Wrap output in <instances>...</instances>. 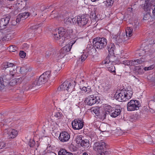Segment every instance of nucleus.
Wrapping results in <instances>:
<instances>
[{"label":"nucleus","mask_w":155,"mask_h":155,"mask_svg":"<svg viewBox=\"0 0 155 155\" xmlns=\"http://www.w3.org/2000/svg\"><path fill=\"white\" fill-rule=\"evenodd\" d=\"M2 117H3V115H2V114H0V119H2ZM2 121V120H0V121Z\"/></svg>","instance_id":"obj_58"},{"label":"nucleus","mask_w":155,"mask_h":155,"mask_svg":"<svg viewBox=\"0 0 155 155\" xmlns=\"http://www.w3.org/2000/svg\"><path fill=\"white\" fill-rule=\"evenodd\" d=\"M50 71H48L41 74L37 80L38 81L37 82L38 85H40L46 83L47 81L48 78L50 77Z\"/></svg>","instance_id":"obj_8"},{"label":"nucleus","mask_w":155,"mask_h":155,"mask_svg":"<svg viewBox=\"0 0 155 155\" xmlns=\"http://www.w3.org/2000/svg\"><path fill=\"white\" fill-rule=\"evenodd\" d=\"M107 57L105 60L103 61V63L105 64H113L115 60V57L113 55L110 54Z\"/></svg>","instance_id":"obj_19"},{"label":"nucleus","mask_w":155,"mask_h":155,"mask_svg":"<svg viewBox=\"0 0 155 155\" xmlns=\"http://www.w3.org/2000/svg\"><path fill=\"white\" fill-rule=\"evenodd\" d=\"M30 13L28 12H25L21 13L19 15V17L24 19H26L29 17Z\"/></svg>","instance_id":"obj_32"},{"label":"nucleus","mask_w":155,"mask_h":155,"mask_svg":"<svg viewBox=\"0 0 155 155\" xmlns=\"http://www.w3.org/2000/svg\"><path fill=\"white\" fill-rule=\"evenodd\" d=\"M73 87V85L68 81H64L59 87L58 90L59 91L61 90L67 91L68 92L71 91V90H70L69 89H72Z\"/></svg>","instance_id":"obj_9"},{"label":"nucleus","mask_w":155,"mask_h":155,"mask_svg":"<svg viewBox=\"0 0 155 155\" xmlns=\"http://www.w3.org/2000/svg\"><path fill=\"white\" fill-rule=\"evenodd\" d=\"M10 18V16L8 15L5 18H2L0 20V30H3L7 27Z\"/></svg>","instance_id":"obj_13"},{"label":"nucleus","mask_w":155,"mask_h":155,"mask_svg":"<svg viewBox=\"0 0 155 155\" xmlns=\"http://www.w3.org/2000/svg\"><path fill=\"white\" fill-rule=\"evenodd\" d=\"M51 53L49 51H47L46 53L45 57L47 58H49L51 55Z\"/></svg>","instance_id":"obj_51"},{"label":"nucleus","mask_w":155,"mask_h":155,"mask_svg":"<svg viewBox=\"0 0 155 155\" xmlns=\"http://www.w3.org/2000/svg\"><path fill=\"white\" fill-rule=\"evenodd\" d=\"M28 71V70L27 69L25 66H23L21 67H17L15 69L14 68L13 69L12 73H14V74L16 73L25 74Z\"/></svg>","instance_id":"obj_16"},{"label":"nucleus","mask_w":155,"mask_h":155,"mask_svg":"<svg viewBox=\"0 0 155 155\" xmlns=\"http://www.w3.org/2000/svg\"><path fill=\"white\" fill-rule=\"evenodd\" d=\"M152 155H155V153H153L152 154Z\"/></svg>","instance_id":"obj_61"},{"label":"nucleus","mask_w":155,"mask_h":155,"mask_svg":"<svg viewBox=\"0 0 155 155\" xmlns=\"http://www.w3.org/2000/svg\"><path fill=\"white\" fill-rule=\"evenodd\" d=\"M71 93H72V94L73 93V92H71Z\"/></svg>","instance_id":"obj_64"},{"label":"nucleus","mask_w":155,"mask_h":155,"mask_svg":"<svg viewBox=\"0 0 155 155\" xmlns=\"http://www.w3.org/2000/svg\"><path fill=\"white\" fill-rule=\"evenodd\" d=\"M46 8V6L45 5H42L40 8L41 10L42 11H44Z\"/></svg>","instance_id":"obj_53"},{"label":"nucleus","mask_w":155,"mask_h":155,"mask_svg":"<svg viewBox=\"0 0 155 155\" xmlns=\"http://www.w3.org/2000/svg\"><path fill=\"white\" fill-rule=\"evenodd\" d=\"M70 137V135L67 132L64 131L60 133L59 139L61 141L64 142L68 141Z\"/></svg>","instance_id":"obj_17"},{"label":"nucleus","mask_w":155,"mask_h":155,"mask_svg":"<svg viewBox=\"0 0 155 155\" xmlns=\"http://www.w3.org/2000/svg\"><path fill=\"white\" fill-rule=\"evenodd\" d=\"M132 60H127V65H129L130 66H132Z\"/></svg>","instance_id":"obj_50"},{"label":"nucleus","mask_w":155,"mask_h":155,"mask_svg":"<svg viewBox=\"0 0 155 155\" xmlns=\"http://www.w3.org/2000/svg\"><path fill=\"white\" fill-rule=\"evenodd\" d=\"M87 54H83L81 56V58L80 59H81V61L82 62L84 61L86 58H87Z\"/></svg>","instance_id":"obj_43"},{"label":"nucleus","mask_w":155,"mask_h":155,"mask_svg":"<svg viewBox=\"0 0 155 155\" xmlns=\"http://www.w3.org/2000/svg\"><path fill=\"white\" fill-rule=\"evenodd\" d=\"M137 28V27H135V29H136Z\"/></svg>","instance_id":"obj_63"},{"label":"nucleus","mask_w":155,"mask_h":155,"mask_svg":"<svg viewBox=\"0 0 155 155\" xmlns=\"http://www.w3.org/2000/svg\"><path fill=\"white\" fill-rule=\"evenodd\" d=\"M92 111L97 116H98L99 114V111L97 107L93 108Z\"/></svg>","instance_id":"obj_39"},{"label":"nucleus","mask_w":155,"mask_h":155,"mask_svg":"<svg viewBox=\"0 0 155 155\" xmlns=\"http://www.w3.org/2000/svg\"><path fill=\"white\" fill-rule=\"evenodd\" d=\"M16 66L15 65L12 63L9 62H5L3 63L2 66V69L5 73L7 72H8L7 74L9 75H11L12 76H13L14 75V73H12L13 70H11L10 68H13L15 69L16 68Z\"/></svg>","instance_id":"obj_5"},{"label":"nucleus","mask_w":155,"mask_h":155,"mask_svg":"<svg viewBox=\"0 0 155 155\" xmlns=\"http://www.w3.org/2000/svg\"><path fill=\"white\" fill-rule=\"evenodd\" d=\"M38 82V81L36 80L34 81L32 84L29 85V88L31 89L35 87L37 85L38 86V83H37Z\"/></svg>","instance_id":"obj_36"},{"label":"nucleus","mask_w":155,"mask_h":155,"mask_svg":"<svg viewBox=\"0 0 155 155\" xmlns=\"http://www.w3.org/2000/svg\"><path fill=\"white\" fill-rule=\"evenodd\" d=\"M110 54L114 55V51L115 49V46L114 43H109L106 48Z\"/></svg>","instance_id":"obj_22"},{"label":"nucleus","mask_w":155,"mask_h":155,"mask_svg":"<svg viewBox=\"0 0 155 155\" xmlns=\"http://www.w3.org/2000/svg\"><path fill=\"white\" fill-rule=\"evenodd\" d=\"M121 111V110L120 106H117L115 107V108H114L110 113V116L113 117H116L120 114Z\"/></svg>","instance_id":"obj_20"},{"label":"nucleus","mask_w":155,"mask_h":155,"mask_svg":"<svg viewBox=\"0 0 155 155\" xmlns=\"http://www.w3.org/2000/svg\"><path fill=\"white\" fill-rule=\"evenodd\" d=\"M91 140H92L93 139L91 137Z\"/></svg>","instance_id":"obj_62"},{"label":"nucleus","mask_w":155,"mask_h":155,"mask_svg":"<svg viewBox=\"0 0 155 155\" xmlns=\"http://www.w3.org/2000/svg\"><path fill=\"white\" fill-rule=\"evenodd\" d=\"M148 2V1H145L143 8L144 11L147 12H150L151 9H152V8L153 5H152L150 3Z\"/></svg>","instance_id":"obj_23"},{"label":"nucleus","mask_w":155,"mask_h":155,"mask_svg":"<svg viewBox=\"0 0 155 155\" xmlns=\"http://www.w3.org/2000/svg\"><path fill=\"white\" fill-rule=\"evenodd\" d=\"M54 12H55V11H53L52 12V13L51 15V17H52H52L55 18V17H56V16H53V14L54 13Z\"/></svg>","instance_id":"obj_56"},{"label":"nucleus","mask_w":155,"mask_h":155,"mask_svg":"<svg viewBox=\"0 0 155 155\" xmlns=\"http://www.w3.org/2000/svg\"><path fill=\"white\" fill-rule=\"evenodd\" d=\"M80 89L82 91H84L85 92L86 91L87 92V93H89V92H90V91L89 90H87V88L85 87H84L81 88H80Z\"/></svg>","instance_id":"obj_48"},{"label":"nucleus","mask_w":155,"mask_h":155,"mask_svg":"<svg viewBox=\"0 0 155 155\" xmlns=\"http://www.w3.org/2000/svg\"><path fill=\"white\" fill-rule=\"evenodd\" d=\"M83 140L81 137L80 136H78L76 139V143L78 144H81Z\"/></svg>","instance_id":"obj_38"},{"label":"nucleus","mask_w":155,"mask_h":155,"mask_svg":"<svg viewBox=\"0 0 155 155\" xmlns=\"http://www.w3.org/2000/svg\"><path fill=\"white\" fill-rule=\"evenodd\" d=\"M153 66L152 65H151L149 67H145L144 68V70L145 71H148L153 69Z\"/></svg>","instance_id":"obj_46"},{"label":"nucleus","mask_w":155,"mask_h":155,"mask_svg":"<svg viewBox=\"0 0 155 155\" xmlns=\"http://www.w3.org/2000/svg\"><path fill=\"white\" fill-rule=\"evenodd\" d=\"M4 133H7L9 138H14L17 135L18 132L14 129H5L4 131Z\"/></svg>","instance_id":"obj_14"},{"label":"nucleus","mask_w":155,"mask_h":155,"mask_svg":"<svg viewBox=\"0 0 155 155\" xmlns=\"http://www.w3.org/2000/svg\"><path fill=\"white\" fill-rule=\"evenodd\" d=\"M35 144V142L33 140H30L28 143L29 146L31 147H33Z\"/></svg>","instance_id":"obj_44"},{"label":"nucleus","mask_w":155,"mask_h":155,"mask_svg":"<svg viewBox=\"0 0 155 155\" xmlns=\"http://www.w3.org/2000/svg\"><path fill=\"white\" fill-rule=\"evenodd\" d=\"M52 6V5H49V6H47L46 7V8L45 9H48V8H50V7H51Z\"/></svg>","instance_id":"obj_57"},{"label":"nucleus","mask_w":155,"mask_h":155,"mask_svg":"<svg viewBox=\"0 0 155 155\" xmlns=\"http://www.w3.org/2000/svg\"><path fill=\"white\" fill-rule=\"evenodd\" d=\"M61 68V66L57 65H54L53 67L54 70L56 72L59 71Z\"/></svg>","instance_id":"obj_42"},{"label":"nucleus","mask_w":155,"mask_h":155,"mask_svg":"<svg viewBox=\"0 0 155 155\" xmlns=\"http://www.w3.org/2000/svg\"><path fill=\"white\" fill-rule=\"evenodd\" d=\"M96 101V97H94L93 95H91L86 97L85 101V103L89 106H92L95 104Z\"/></svg>","instance_id":"obj_15"},{"label":"nucleus","mask_w":155,"mask_h":155,"mask_svg":"<svg viewBox=\"0 0 155 155\" xmlns=\"http://www.w3.org/2000/svg\"><path fill=\"white\" fill-rule=\"evenodd\" d=\"M133 94L132 91L127 89V90L121 91L117 94H116L115 98L119 101H125L130 99Z\"/></svg>","instance_id":"obj_2"},{"label":"nucleus","mask_w":155,"mask_h":155,"mask_svg":"<svg viewBox=\"0 0 155 155\" xmlns=\"http://www.w3.org/2000/svg\"><path fill=\"white\" fill-rule=\"evenodd\" d=\"M19 55L21 58H24L25 57L26 53L23 51H21L19 53Z\"/></svg>","instance_id":"obj_45"},{"label":"nucleus","mask_w":155,"mask_h":155,"mask_svg":"<svg viewBox=\"0 0 155 155\" xmlns=\"http://www.w3.org/2000/svg\"><path fill=\"white\" fill-rule=\"evenodd\" d=\"M23 80L22 78L21 77L12 79L9 83V85L11 86H14L20 83Z\"/></svg>","instance_id":"obj_24"},{"label":"nucleus","mask_w":155,"mask_h":155,"mask_svg":"<svg viewBox=\"0 0 155 155\" xmlns=\"http://www.w3.org/2000/svg\"><path fill=\"white\" fill-rule=\"evenodd\" d=\"M97 15H96V12L95 11H91L90 13V17L93 21L95 20H96V18H97Z\"/></svg>","instance_id":"obj_30"},{"label":"nucleus","mask_w":155,"mask_h":155,"mask_svg":"<svg viewBox=\"0 0 155 155\" xmlns=\"http://www.w3.org/2000/svg\"><path fill=\"white\" fill-rule=\"evenodd\" d=\"M127 106V110L132 111L138 110L141 104L138 100H132L128 103Z\"/></svg>","instance_id":"obj_7"},{"label":"nucleus","mask_w":155,"mask_h":155,"mask_svg":"<svg viewBox=\"0 0 155 155\" xmlns=\"http://www.w3.org/2000/svg\"><path fill=\"white\" fill-rule=\"evenodd\" d=\"M38 82V81L36 80L34 81L32 84L29 85V88L31 89L35 87L37 85L38 86V83H37Z\"/></svg>","instance_id":"obj_35"},{"label":"nucleus","mask_w":155,"mask_h":155,"mask_svg":"<svg viewBox=\"0 0 155 155\" xmlns=\"http://www.w3.org/2000/svg\"><path fill=\"white\" fill-rule=\"evenodd\" d=\"M107 70L112 73L114 75L116 74L115 68L113 64H106Z\"/></svg>","instance_id":"obj_26"},{"label":"nucleus","mask_w":155,"mask_h":155,"mask_svg":"<svg viewBox=\"0 0 155 155\" xmlns=\"http://www.w3.org/2000/svg\"><path fill=\"white\" fill-rule=\"evenodd\" d=\"M123 63L127 65V60H125L124 61H123Z\"/></svg>","instance_id":"obj_59"},{"label":"nucleus","mask_w":155,"mask_h":155,"mask_svg":"<svg viewBox=\"0 0 155 155\" xmlns=\"http://www.w3.org/2000/svg\"><path fill=\"white\" fill-rule=\"evenodd\" d=\"M71 22L72 23H77V18H71Z\"/></svg>","instance_id":"obj_52"},{"label":"nucleus","mask_w":155,"mask_h":155,"mask_svg":"<svg viewBox=\"0 0 155 155\" xmlns=\"http://www.w3.org/2000/svg\"><path fill=\"white\" fill-rule=\"evenodd\" d=\"M21 17H19V15L18 16L17 18L16 19V21L17 22H19L20 21L21 19Z\"/></svg>","instance_id":"obj_55"},{"label":"nucleus","mask_w":155,"mask_h":155,"mask_svg":"<svg viewBox=\"0 0 155 155\" xmlns=\"http://www.w3.org/2000/svg\"><path fill=\"white\" fill-rule=\"evenodd\" d=\"M54 117L58 118V119H60L62 117V114L61 113L58 112L55 113L54 114Z\"/></svg>","instance_id":"obj_41"},{"label":"nucleus","mask_w":155,"mask_h":155,"mask_svg":"<svg viewBox=\"0 0 155 155\" xmlns=\"http://www.w3.org/2000/svg\"><path fill=\"white\" fill-rule=\"evenodd\" d=\"M3 78L0 77V89L3 88L4 86L7 85V81H9L10 80V76L8 74H5L3 73Z\"/></svg>","instance_id":"obj_12"},{"label":"nucleus","mask_w":155,"mask_h":155,"mask_svg":"<svg viewBox=\"0 0 155 155\" xmlns=\"http://www.w3.org/2000/svg\"><path fill=\"white\" fill-rule=\"evenodd\" d=\"M72 28L68 27L67 28L60 27L58 29L55 30L53 32L54 38L56 40H59V44L62 45L64 41L70 38V35L73 32Z\"/></svg>","instance_id":"obj_1"},{"label":"nucleus","mask_w":155,"mask_h":155,"mask_svg":"<svg viewBox=\"0 0 155 155\" xmlns=\"http://www.w3.org/2000/svg\"><path fill=\"white\" fill-rule=\"evenodd\" d=\"M40 25H35L31 27V29H38V28L40 26H39Z\"/></svg>","instance_id":"obj_49"},{"label":"nucleus","mask_w":155,"mask_h":155,"mask_svg":"<svg viewBox=\"0 0 155 155\" xmlns=\"http://www.w3.org/2000/svg\"><path fill=\"white\" fill-rule=\"evenodd\" d=\"M88 17L86 15H83L81 16L77 17V24L80 27H83L87 23L88 19Z\"/></svg>","instance_id":"obj_10"},{"label":"nucleus","mask_w":155,"mask_h":155,"mask_svg":"<svg viewBox=\"0 0 155 155\" xmlns=\"http://www.w3.org/2000/svg\"><path fill=\"white\" fill-rule=\"evenodd\" d=\"M90 143L87 139H83L80 145L84 147H88L90 146Z\"/></svg>","instance_id":"obj_28"},{"label":"nucleus","mask_w":155,"mask_h":155,"mask_svg":"<svg viewBox=\"0 0 155 155\" xmlns=\"http://www.w3.org/2000/svg\"><path fill=\"white\" fill-rule=\"evenodd\" d=\"M133 31V29L131 27H128L126 29V35L125 37L127 39H129L132 35V32Z\"/></svg>","instance_id":"obj_27"},{"label":"nucleus","mask_w":155,"mask_h":155,"mask_svg":"<svg viewBox=\"0 0 155 155\" xmlns=\"http://www.w3.org/2000/svg\"><path fill=\"white\" fill-rule=\"evenodd\" d=\"M87 90H90V91H91V90H90L91 87H88L87 88Z\"/></svg>","instance_id":"obj_60"},{"label":"nucleus","mask_w":155,"mask_h":155,"mask_svg":"<svg viewBox=\"0 0 155 155\" xmlns=\"http://www.w3.org/2000/svg\"><path fill=\"white\" fill-rule=\"evenodd\" d=\"M114 2V0H107L106 2H104L103 3L107 6H111Z\"/></svg>","instance_id":"obj_33"},{"label":"nucleus","mask_w":155,"mask_h":155,"mask_svg":"<svg viewBox=\"0 0 155 155\" xmlns=\"http://www.w3.org/2000/svg\"><path fill=\"white\" fill-rule=\"evenodd\" d=\"M146 61V60L144 58H141L139 59L132 60V66L141 64L143 62L145 61Z\"/></svg>","instance_id":"obj_25"},{"label":"nucleus","mask_w":155,"mask_h":155,"mask_svg":"<svg viewBox=\"0 0 155 155\" xmlns=\"http://www.w3.org/2000/svg\"><path fill=\"white\" fill-rule=\"evenodd\" d=\"M104 109L105 110V112L104 114L103 118H105L106 114H110L111 113L112 110L114 108L111 107L110 106L108 105L107 104H105L103 106Z\"/></svg>","instance_id":"obj_21"},{"label":"nucleus","mask_w":155,"mask_h":155,"mask_svg":"<svg viewBox=\"0 0 155 155\" xmlns=\"http://www.w3.org/2000/svg\"><path fill=\"white\" fill-rule=\"evenodd\" d=\"M150 12H147L144 15L143 19L145 20H147L149 19L150 17Z\"/></svg>","instance_id":"obj_37"},{"label":"nucleus","mask_w":155,"mask_h":155,"mask_svg":"<svg viewBox=\"0 0 155 155\" xmlns=\"http://www.w3.org/2000/svg\"><path fill=\"white\" fill-rule=\"evenodd\" d=\"M71 20V18L69 17H67L64 19V22L66 24L70 25L72 24Z\"/></svg>","instance_id":"obj_34"},{"label":"nucleus","mask_w":155,"mask_h":155,"mask_svg":"<svg viewBox=\"0 0 155 155\" xmlns=\"http://www.w3.org/2000/svg\"><path fill=\"white\" fill-rule=\"evenodd\" d=\"M107 43V39L104 37H97L93 39V43L96 49L99 50L104 48Z\"/></svg>","instance_id":"obj_3"},{"label":"nucleus","mask_w":155,"mask_h":155,"mask_svg":"<svg viewBox=\"0 0 155 155\" xmlns=\"http://www.w3.org/2000/svg\"><path fill=\"white\" fill-rule=\"evenodd\" d=\"M58 155H73L72 153L70 152H67L65 150L62 149L58 152Z\"/></svg>","instance_id":"obj_29"},{"label":"nucleus","mask_w":155,"mask_h":155,"mask_svg":"<svg viewBox=\"0 0 155 155\" xmlns=\"http://www.w3.org/2000/svg\"><path fill=\"white\" fill-rule=\"evenodd\" d=\"M75 42V41H71L69 42L68 45H66L61 48L58 54V58H63L67 53L70 51L72 45Z\"/></svg>","instance_id":"obj_6"},{"label":"nucleus","mask_w":155,"mask_h":155,"mask_svg":"<svg viewBox=\"0 0 155 155\" xmlns=\"http://www.w3.org/2000/svg\"><path fill=\"white\" fill-rule=\"evenodd\" d=\"M16 48V47H13V46H10V49H11V51H12L13 52L14 51V50H15V49L14 48Z\"/></svg>","instance_id":"obj_54"},{"label":"nucleus","mask_w":155,"mask_h":155,"mask_svg":"<svg viewBox=\"0 0 155 155\" xmlns=\"http://www.w3.org/2000/svg\"><path fill=\"white\" fill-rule=\"evenodd\" d=\"M94 148L101 153H99L98 155H105L107 153V145L103 141L95 142L94 143Z\"/></svg>","instance_id":"obj_4"},{"label":"nucleus","mask_w":155,"mask_h":155,"mask_svg":"<svg viewBox=\"0 0 155 155\" xmlns=\"http://www.w3.org/2000/svg\"><path fill=\"white\" fill-rule=\"evenodd\" d=\"M5 143L4 142H0V149L5 147Z\"/></svg>","instance_id":"obj_47"},{"label":"nucleus","mask_w":155,"mask_h":155,"mask_svg":"<svg viewBox=\"0 0 155 155\" xmlns=\"http://www.w3.org/2000/svg\"><path fill=\"white\" fill-rule=\"evenodd\" d=\"M84 123L81 119H75L72 122V126L74 129L79 130L82 128Z\"/></svg>","instance_id":"obj_11"},{"label":"nucleus","mask_w":155,"mask_h":155,"mask_svg":"<svg viewBox=\"0 0 155 155\" xmlns=\"http://www.w3.org/2000/svg\"><path fill=\"white\" fill-rule=\"evenodd\" d=\"M69 94L66 93L63 94L61 96V98L62 100L64 101L68 98L69 96Z\"/></svg>","instance_id":"obj_40"},{"label":"nucleus","mask_w":155,"mask_h":155,"mask_svg":"<svg viewBox=\"0 0 155 155\" xmlns=\"http://www.w3.org/2000/svg\"><path fill=\"white\" fill-rule=\"evenodd\" d=\"M146 53V51L142 49L139 50V51H137L136 53V55L137 56H138L139 57L142 56V57Z\"/></svg>","instance_id":"obj_31"},{"label":"nucleus","mask_w":155,"mask_h":155,"mask_svg":"<svg viewBox=\"0 0 155 155\" xmlns=\"http://www.w3.org/2000/svg\"><path fill=\"white\" fill-rule=\"evenodd\" d=\"M124 34H122L117 36H115L113 38V39L117 43H122L127 40Z\"/></svg>","instance_id":"obj_18"}]
</instances>
